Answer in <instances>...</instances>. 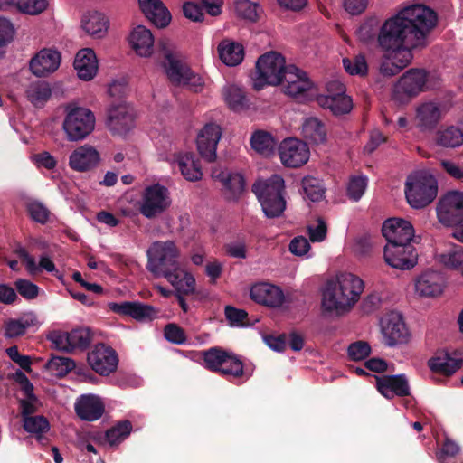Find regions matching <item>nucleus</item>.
Listing matches in <instances>:
<instances>
[{
  "label": "nucleus",
  "instance_id": "obj_55",
  "mask_svg": "<svg viewBox=\"0 0 463 463\" xmlns=\"http://www.w3.org/2000/svg\"><path fill=\"white\" fill-rule=\"evenodd\" d=\"M343 64L345 71L352 75H365L368 71L364 55H357L354 59H344Z\"/></svg>",
  "mask_w": 463,
  "mask_h": 463
},
{
  "label": "nucleus",
  "instance_id": "obj_44",
  "mask_svg": "<svg viewBox=\"0 0 463 463\" xmlns=\"http://www.w3.org/2000/svg\"><path fill=\"white\" fill-rule=\"evenodd\" d=\"M380 47L388 52L386 55L391 61H394V64H396L398 67L399 71H401L402 69L409 65L412 59L411 49L416 48L417 46H411L403 42L398 46Z\"/></svg>",
  "mask_w": 463,
  "mask_h": 463
},
{
  "label": "nucleus",
  "instance_id": "obj_58",
  "mask_svg": "<svg viewBox=\"0 0 463 463\" xmlns=\"http://www.w3.org/2000/svg\"><path fill=\"white\" fill-rule=\"evenodd\" d=\"M347 354L351 360L362 361L370 355L371 346L367 342L356 341L348 346Z\"/></svg>",
  "mask_w": 463,
  "mask_h": 463
},
{
  "label": "nucleus",
  "instance_id": "obj_3",
  "mask_svg": "<svg viewBox=\"0 0 463 463\" xmlns=\"http://www.w3.org/2000/svg\"><path fill=\"white\" fill-rule=\"evenodd\" d=\"M284 190V180L278 175L266 180H259L253 184L252 191L260 203L266 217L277 218L282 215L286 209Z\"/></svg>",
  "mask_w": 463,
  "mask_h": 463
},
{
  "label": "nucleus",
  "instance_id": "obj_20",
  "mask_svg": "<svg viewBox=\"0 0 463 463\" xmlns=\"http://www.w3.org/2000/svg\"><path fill=\"white\" fill-rule=\"evenodd\" d=\"M108 307L116 314L128 316L140 322L153 320L158 314L153 306L138 301L110 302Z\"/></svg>",
  "mask_w": 463,
  "mask_h": 463
},
{
  "label": "nucleus",
  "instance_id": "obj_15",
  "mask_svg": "<svg viewBox=\"0 0 463 463\" xmlns=\"http://www.w3.org/2000/svg\"><path fill=\"white\" fill-rule=\"evenodd\" d=\"M281 163L288 167H300L309 159L310 152L306 142L298 138H286L279 146Z\"/></svg>",
  "mask_w": 463,
  "mask_h": 463
},
{
  "label": "nucleus",
  "instance_id": "obj_35",
  "mask_svg": "<svg viewBox=\"0 0 463 463\" xmlns=\"http://www.w3.org/2000/svg\"><path fill=\"white\" fill-rule=\"evenodd\" d=\"M318 105L329 109L334 115L347 114L353 108V102L347 95H319L317 98Z\"/></svg>",
  "mask_w": 463,
  "mask_h": 463
},
{
  "label": "nucleus",
  "instance_id": "obj_38",
  "mask_svg": "<svg viewBox=\"0 0 463 463\" xmlns=\"http://www.w3.org/2000/svg\"><path fill=\"white\" fill-rule=\"evenodd\" d=\"M220 59L228 66L240 64L244 57V49L238 43L222 41L218 46Z\"/></svg>",
  "mask_w": 463,
  "mask_h": 463
},
{
  "label": "nucleus",
  "instance_id": "obj_63",
  "mask_svg": "<svg viewBox=\"0 0 463 463\" xmlns=\"http://www.w3.org/2000/svg\"><path fill=\"white\" fill-rule=\"evenodd\" d=\"M307 232L311 241L320 242L323 241L326 237L327 227L325 221L321 218L317 220L316 225H308Z\"/></svg>",
  "mask_w": 463,
  "mask_h": 463
},
{
  "label": "nucleus",
  "instance_id": "obj_43",
  "mask_svg": "<svg viewBox=\"0 0 463 463\" xmlns=\"http://www.w3.org/2000/svg\"><path fill=\"white\" fill-rule=\"evenodd\" d=\"M222 96L230 109L241 111L249 107V100L242 89L236 85H227L222 89Z\"/></svg>",
  "mask_w": 463,
  "mask_h": 463
},
{
  "label": "nucleus",
  "instance_id": "obj_23",
  "mask_svg": "<svg viewBox=\"0 0 463 463\" xmlns=\"http://www.w3.org/2000/svg\"><path fill=\"white\" fill-rule=\"evenodd\" d=\"M212 177L222 184L224 195L229 200L236 199L244 191L245 181L239 173L214 168L212 172Z\"/></svg>",
  "mask_w": 463,
  "mask_h": 463
},
{
  "label": "nucleus",
  "instance_id": "obj_13",
  "mask_svg": "<svg viewBox=\"0 0 463 463\" xmlns=\"http://www.w3.org/2000/svg\"><path fill=\"white\" fill-rule=\"evenodd\" d=\"M48 338L58 350L71 353L86 349L92 340V333L88 327H79L70 332L54 331Z\"/></svg>",
  "mask_w": 463,
  "mask_h": 463
},
{
  "label": "nucleus",
  "instance_id": "obj_51",
  "mask_svg": "<svg viewBox=\"0 0 463 463\" xmlns=\"http://www.w3.org/2000/svg\"><path fill=\"white\" fill-rule=\"evenodd\" d=\"M235 11L239 16L255 22L259 19L262 10L257 3L250 0H237Z\"/></svg>",
  "mask_w": 463,
  "mask_h": 463
},
{
  "label": "nucleus",
  "instance_id": "obj_49",
  "mask_svg": "<svg viewBox=\"0 0 463 463\" xmlns=\"http://www.w3.org/2000/svg\"><path fill=\"white\" fill-rule=\"evenodd\" d=\"M45 367L53 375L62 377L75 367L72 359L63 356H52L45 364Z\"/></svg>",
  "mask_w": 463,
  "mask_h": 463
},
{
  "label": "nucleus",
  "instance_id": "obj_14",
  "mask_svg": "<svg viewBox=\"0 0 463 463\" xmlns=\"http://www.w3.org/2000/svg\"><path fill=\"white\" fill-rule=\"evenodd\" d=\"M437 216L443 225L456 226L463 222V193H447L437 205Z\"/></svg>",
  "mask_w": 463,
  "mask_h": 463
},
{
  "label": "nucleus",
  "instance_id": "obj_57",
  "mask_svg": "<svg viewBox=\"0 0 463 463\" xmlns=\"http://www.w3.org/2000/svg\"><path fill=\"white\" fill-rule=\"evenodd\" d=\"M24 429L30 433L39 434L49 429V422L43 416H30L24 419Z\"/></svg>",
  "mask_w": 463,
  "mask_h": 463
},
{
  "label": "nucleus",
  "instance_id": "obj_61",
  "mask_svg": "<svg viewBox=\"0 0 463 463\" xmlns=\"http://www.w3.org/2000/svg\"><path fill=\"white\" fill-rule=\"evenodd\" d=\"M165 339L175 345H183L186 342L184 330L176 324H167L164 328Z\"/></svg>",
  "mask_w": 463,
  "mask_h": 463
},
{
  "label": "nucleus",
  "instance_id": "obj_62",
  "mask_svg": "<svg viewBox=\"0 0 463 463\" xmlns=\"http://www.w3.org/2000/svg\"><path fill=\"white\" fill-rule=\"evenodd\" d=\"M15 28L13 23L5 18L0 17V48L9 44L14 38Z\"/></svg>",
  "mask_w": 463,
  "mask_h": 463
},
{
  "label": "nucleus",
  "instance_id": "obj_9",
  "mask_svg": "<svg viewBox=\"0 0 463 463\" xmlns=\"http://www.w3.org/2000/svg\"><path fill=\"white\" fill-rule=\"evenodd\" d=\"M168 189L161 184L146 187L138 202L139 213L147 219H155L163 214L171 205Z\"/></svg>",
  "mask_w": 463,
  "mask_h": 463
},
{
  "label": "nucleus",
  "instance_id": "obj_11",
  "mask_svg": "<svg viewBox=\"0 0 463 463\" xmlns=\"http://www.w3.org/2000/svg\"><path fill=\"white\" fill-rule=\"evenodd\" d=\"M163 56L165 58V71L172 83L191 85L194 88L202 85L201 79L194 74L190 68L172 50L163 47ZM194 90L196 91L197 89H194Z\"/></svg>",
  "mask_w": 463,
  "mask_h": 463
},
{
  "label": "nucleus",
  "instance_id": "obj_47",
  "mask_svg": "<svg viewBox=\"0 0 463 463\" xmlns=\"http://www.w3.org/2000/svg\"><path fill=\"white\" fill-rule=\"evenodd\" d=\"M432 372L445 375L453 374L461 366V361L451 357L448 354H441L429 361Z\"/></svg>",
  "mask_w": 463,
  "mask_h": 463
},
{
  "label": "nucleus",
  "instance_id": "obj_16",
  "mask_svg": "<svg viewBox=\"0 0 463 463\" xmlns=\"http://www.w3.org/2000/svg\"><path fill=\"white\" fill-rule=\"evenodd\" d=\"M418 260V254L411 242L397 245H386L384 260L392 268L397 269H411Z\"/></svg>",
  "mask_w": 463,
  "mask_h": 463
},
{
  "label": "nucleus",
  "instance_id": "obj_26",
  "mask_svg": "<svg viewBox=\"0 0 463 463\" xmlns=\"http://www.w3.org/2000/svg\"><path fill=\"white\" fill-rule=\"evenodd\" d=\"M375 379L377 390L387 399L410 394L408 381L402 374L375 376Z\"/></svg>",
  "mask_w": 463,
  "mask_h": 463
},
{
  "label": "nucleus",
  "instance_id": "obj_64",
  "mask_svg": "<svg viewBox=\"0 0 463 463\" xmlns=\"http://www.w3.org/2000/svg\"><path fill=\"white\" fill-rule=\"evenodd\" d=\"M41 403L35 395L21 399L19 401V407L23 419L33 416V413L38 411Z\"/></svg>",
  "mask_w": 463,
  "mask_h": 463
},
{
  "label": "nucleus",
  "instance_id": "obj_34",
  "mask_svg": "<svg viewBox=\"0 0 463 463\" xmlns=\"http://www.w3.org/2000/svg\"><path fill=\"white\" fill-rule=\"evenodd\" d=\"M175 162L177 164L182 175L189 182L202 179L203 171L198 159L191 153L178 154Z\"/></svg>",
  "mask_w": 463,
  "mask_h": 463
},
{
  "label": "nucleus",
  "instance_id": "obj_6",
  "mask_svg": "<svg viewBox=\"0 0 463 463\" xmlns=\"http://www.w3.org/2000/svg\"><path fill=\"white\" fill-rule=\"evenodd\" d=\"M287 67L280 53L269 52L261 55L257 60L252 76L254 89L260 90L266 85H278Z\"/></svg>",
  "mask_w": 463,
  "mask_h": 463
},
{
  "label": "nucleus",
  "instance_id": "obj_18",
  "mask_svg": "<svg viewBox=\"0 0 463 463\" xmlns=\"http://www.w3.org/2000/svg\"><path fill=\"white\" fill-rule=\"evenodd\" d=\"M222 134L221 127L215 123H208L200 130L196 140L197 150L206 161H215L216 148Z\"/></svg>",
  "mask_w": 463,
  "mask_h": 463
},
{
  "label": "nucleus",
  "instance_id": "obj_10",
  "mask_svg": "<svg viewBox=\"0 0 463 463\" xmlns=\"http://www.w3.org/2000/svg\"><path fill=\"white\" fill-rule=\"evenodd\" d=\"M279 84L286 95L298 99H306L317 90L307 73L294 65L287 67Z\"/></svg>",
  "mask_w": 463,
  "mask_h": 463
},
{
  "label": "nucleus",
  "instance_id": "obj_50",
  "mask_svg": "<svg viewBox=\"0 0 463 463\" xmlns=\"http://www.w3.org/2000/svg\"><path fill=\"white\" fill-rule=\"evenodd\" d=\"M217 373L223 376L239 378L244 373V366L239 357L231 353Z\"/></svg>",
  "mask_w": 463,
  "mask_h": 463
},
{
  "label": "nucleus",
  "instance_id": "obj_7",
  "mask_svg": "<svg viewBox=\"0 0 463 463\" xmlns=\"http://www.w3.org/2000/svg\"><path fill=\"white\" fill-rule=\"evenodd\" d=\"M93 112L83 107H68L62 123V129L69 141H80L88 137L95 128Z\"/></svg>",
  "mask_w": 463,
  "mask_h": 463
},
{
  "label": "nucleus",
  "instance_id": "obj_22",
  "mask_svg": "<svg viewBox=\"0 0 463 463\" xmlns=\"http://www.w3.org/2000/svg\"><path fill=\"white\" fill-rule=\"evenodd\" d=\"M382 333L389 346L404 344L409 339V332L398 314H391L382 321Z\"/></svg>",
  "mask_w": 463,
  "mask_h": 463
},
{
  "label": "nucleus",
  "instance_id": "obj_29",
  "mask_svg": "<svg viewBox=\"0 0 463 463\" xmlns=\"http://www.w3.org/2000/svg\"><path fill=\"white\" fill-rule=\"evenodd\" d=\"M99 161V152L91 146L76 148L69 157V165L75 171L86 172L94 168Z\"/></svg>",
  "mask_w": 463,
  "mask_h": 463
},
{
  "label": "nucleus",
  "instance_id": "obj_1",
  "mask_svg": "<svg viewBox=\"0 0 463 463\" xmlns=\"http://www.w3.org/2000/svg\"><path fill=\"white\" fill-rule=\"evenodd\" d=\"M437 22V14L430 7L422 4L406 5L382 25L378 44L392 47L405 42L411 46H424Z\"/></svg>",
  "mask_w": 463,
  "mask_h": 463
},
{
  "label": "nucleus",
  "instance_id": "obj_4",
  "mask_svg": "<svg viewBox=\"0 0 463 463\" xmlns=\"http://www.w3.org/2000/svg\"><path fill=\"white\" fill-rule=\"evenodd\" d=\"M404 192L411 207L421 209L431 203L437 197L438 185L431 175L417 171L408 175Z\"/></svg>",
  "mask_w": 463,
  "mask_h": 463
},
{
  "label": "nucleus",
  "instance_id": "obj_36",
  "mask_svg": "<svg viewBox=\"0 0 463 463\" xmlns=\"http://www.w3.org/2000/svg\"><path fill=\"white\" fill-rule=\"evenodd\" d=\"M437 262L443 268L457 271L463 276V247L453 245L449 249L436 253Z\"/></svg>",
  "mask_w": 463,
  "mask_h": 463
},
{
  "label": "nucleus",
  "instance_id": "obj_56",
  "mask_svg": "<svg viewBox=\"0 0 463 463\" xmlns=\"http://www.w3.org/2000/svg\"><path fill=\"white\" fill-rule=\"evenodd\" d=\"M17 292L25 299L32 300L38 297L40 288L32 281L25 279H17L14 282Z\"/></svg>",
  "mask_w": 463,
  "mask_h": 463
},
{
  "label": "nucleus",
  "instance_id": "obj_27",
  "mask_svg": "<svg viewBox=\"0 0 463 463\" xmlns=\"http://www.w3.org/2000/svg\"><path fill=\"white\" fill-rule=\"evenodd\" d=\"M250 298L257 303L279 307L285 300L283 291L277 286L269 283H258L250 288Z\"/></svg>",
  "mask_w": 463,
  "mask_h": 463
},
{
  "label": "nucleus",
  "instance_id": "obj_31",
  "mask_svg": "<svg viewBox=\"0 0 463 463\" xmlns=\"http://www.w3.org/2000/svg\"><path fill=\"white\" fill-rule=\"evenodd\" d=\"M74 68L80 79L90 80L99 68L95 52L91 49L79 51L74 60Z\"/></svg>",
  "mask_w": 463,
  "mask_h": 463
},
{
  "label": "nucleus",
  "instance_id": "obj_28",
  "mask_svg": "<svg viewBox=\"0 0 463 463\" xmlns=\"http://www.w3.org/2000/svg\"><path fill=\"white\" fill-rule=\"evenodd\" d=\"M61 62V55L58 52L43 49L40 51L30 61L32 72L43 77L55 71Z\"/></svg>",
  "mask_w": 463,
  "mask_h": 463
},
{
  "label": "nucleus",
  "instance_id": "obj_12",
  "mask_svg": "<svg viewBox=\"0 0 463 463\" xmlns=\"http://www.w3.org/2000/svg\"><path fill=\"white\" fill-rule=\"evenodd\" d=\"M106 126L116 136H126L136 126V114L125 102L111 104L107 110Z\"/></svg>",
  "mask_w": 463,
  "mask_h": 463
},
{
  "label": "nucleus",
  "instance_id": "obj_5",
  "mask_svg": "<svg viewBox=\"0 0 463 463\" xmlns=\"http://www.w3.org/2000/svg\"><path fill=\"white\" fill-rule=\"evenodd\" d=\"M146 253V268L156 277L165 278L180 266V250L174 241H154Z\"/></svg>",
  "mask_w": 463,
  "mask_h": 463
},
{
  "label": "nucleus",
  "instance_id": "obj_30",
  "mask_svg": "<svg viewBox=\"0 0 463 463\" xmlns=\"http://www.w3.org/2000/svg\"><path fill=\"white\" fill-rule=\"evenodd\" d=\"M146 17L157 27H165L171 21V14L161 0H138Z\"/></svg>",
  "mask_w": 463,
  "mask_h": 463
},
{
  "label": "nucleus",
  "instance_id": "obj_59",
  "mask_svg": "<svg viewBox=\"0 0 463 463\" xmlns=\"http://www.w3.org/2000/svg\"><path fill=\"white\" fill-rule=\"evenodd\" d=\"M47 5L46 0H19L17 3L21 12L31 15L41 14L47 8Z\"/></svg>",
  "mask_w": 463,
  "mask_h": 463
},
{
  "label": "nucleus",
  "instance_id": "obj_19",
  "mask_svg": "<svg viewBox=\"0 0 463 463\" xmlns=\"http://www.w3.org/2000/svg\"><path fill=\"white\" fill-rule=\"evenodd\" d=\"M88 363L99 374L108 375L117 368L115 351L104 344H99L88 354Z\"/></svg>",
  "mask_w": 463,
  "mask_h": 463
},
{
  "label": "nucleus",
  "instance_id": "obj_52",
  "mask_svg": "<svg viewBox=\"0 0 463 463\" xmlns=\"http://www.w3.org/2000/svg\"><path fill=\"white\" fill-rule=\"evenodd\" d=\"M302 187L305 195L312 202L319 201L324 196L325 190L320 181L315 177H304L302 180Z\"/></svg>",
  "mask_w": 463,
  "mask_h": 463
},
{
  "label": "nucleus",
  "instance_id": "obj_60",
  "mask_svg": "<svg viewBox=\"0 0 463 463\" xmlns=\"http://www.w3.org/2000/svg\"><path fill=\"white\" fill-rule=\"evenodd\" d=\"M367 185L366 178L363 176H354L350 179L347 186V194L350 199L358 201L364 194Z\"/></svg>",
  "mask_w": 463,
  "mask_h": 463
},
{
  "label": "nucleus",
  "instance_id": "obj_40",
  "mask_svg": "<svg viewBox=\"0 0 463 463\" xmlns=\"http://www.w3.org/2000/svg\"><path fill=\"white\" fill-rule=\"evenodd\" d=\"M16 253L25 264L26 270L31 275H34L41 270H46L47 272H54L56 270L55 264L47 256H41L39 264H36L34 258L25 249L19 248Z\"/></svg>",
  "mask_w": 463,
  "mask_h": 463
},
{
  "label": "nucleus",
  "instance_id": "obj_39",
  "mask_svg": "<svg viewBox=\"0 0 463 463\" xmlns=\"http://www.w3.org/2000/svg\"><path fill=\"white\" fill-rule=\"evenodd\" d=\"M303 137L314 144H321L326 141V131L324 124L317 118L310 117L304 120L301 127Z\"/></svg>",
  "mask_w": 463,
  "mask_h": 463
},
{
  "label": "nucleus",
  "instance_id": "obj_25",
  "mask_svg": "<svg viewBox=\"0 0 463 463\" xmlns=\"http://www.w3.org/2000/svg\"><path fill=\"white\" fill-rule=\"evenodd\" d=\"M441 118L440 106L433 101H426L417 106L414 122L420 131H430L436 128Z\"/></svg>",
  "mask_w": 463,
  "mask_h": 463
},
{
  "label": "nucleus",
  "instance_id": "obj_24",
  "mask_svg": "<svg viewBox=\"0 0 463 463\" xmlns=\"http://www.w3.org/2000/svg\"><path fill=\"white\" fill-rule=\"evenodd\" d=\"M74 409L80 420L95 421L102 417L105 411V405L97 395L82 394L77 399Z\"/></svg>",
  "mask_w": 463,
  "mask_h": 463
},
{
  "label": "nucleus",
  "instance_id": "obj_53",
  "mask_svg": "<svg viewBox=\"0 0 463 463\" xmlns=\"http://www.w3.org/2000/svg\"><path fill=\"white\" fill-rule=\"evenodd\" d=\"M132 430L131 422L124 420L118 423L106 432V439L109 444L114 445L127 438Z\"/></svg>",
  "mask_w": 463,
  "mask_h": 463
},
{
  "label": "nucleus",
  "instance_id": "obj_54",
  "mask_svg": "<svg viewBox=\"0 0 463 463\" xmlns=\"http://www.w3.org/2000/svg\"><path fill=\"white\" fill-rule=\"evenodd\" d=\"M30 217L40 223H45L50 216L49 209L41 202L33 200L26 203Z\"/></svg>",
  "mask_w": 463,
  "mask_h": 463
},
{
  "label": "nucleus",
  "instance_id": "obj_17",
  "mask_svg": "<svg viewBox=\"0 0 463 463\" xmlns=\"http://www.w3.org/2000/svg\"><path fill=\"white\" fill-rule=\"evenodd\" d=\"M382 233L387 241L386 245H397L411 242L415 231L409 221L394 217L383 223Z\"/></svg>",
  "mask_w": 463,
  "mask_h": 463
},
{
  "label": "nucleus",
  "instance_id": "obj_2",
  "mask_svg": "<svg viewBox=\"0 0 463 463\" xmlns=\"http://www.w3.org/2000/svg\"><path fill=\"white\" fill-rule=\"evenodd\" d=\"M364 288V281L354 274L337 275L326 284L321 303L323 310L335 315L350 311L360 299Z\"/></svg>",
  "mask_w": 463,
  "mask_h": 463
},
{
  "label": "nucleus",
  "instance_id": "obj_33",
  "mask_svg": "<svg viewBox=\"0 0 463 463\" xmlns=\"http://www.w3.org/2000/svg\"><path fill=\"white\" fill-rule=\"evenodd\" d=\"M129 43L139 56L148 57L153 52L154 36L150 30L143 25H138L131 32Z\"/></svg>",
  "mask_w": 463,
  "mask_h": 463
},
{
  "label": "nucleus",
  "instance_id": "obj_32",
  "mask_svg": "<svg viewBox=\"0 0 463 463\" xmlns=\"http://www.w3.org/2000/svg\"><path fill=\"white\" fill-rule=\"evenodd\" d=\"M81 27L89 35L102 38L107 33L109 20L102 13L90 10L81 17Z\"/></svg>",
  "mask_w": 463,
  "mask_h": 463
},
{
  "label": "nucleus",
  "instance_id": "obj_46",
  "mask_svg": "<svg viewBox=\"0 0 463 463\" xmlns=\"http://www.w3.org/2000/svg\"><path fill=\"white\" fill-rule=\"evenodd\" d=\"M35 317L23 316L19 318H9L5 321V336L14 338L25 334L26 330L35 324Z\"/></svg>",
  "mask_w": 463,
  "mask_h": 463
},
{
  "label": "nucleus",
  "instance_id": "obj_45",
  "mask_svg": "<svg viewBox=\"0 0 463 463\" xmlns=\"http://www.w3.org/2000/svg\"><path fill=\"white\" fill-rule=\"evenodd\" d=\"M277 142L270 133L264 130L255 131L250 137V146L257 153L268 156L273 154Z\"/></svg>",
  "mask_w": 463,
  "mask_h": 463
},
{
  "label": "nucleus",
  "instance_id": "obj_41",
  "mask_svg": "<svg viewBox=\"0 0 463 463\" xmlns=\"http://www.w3.org/2000/svg\"><path fill=\"white\" fill-rule=\"evenodd\" d=\"M436 144L447 147L455 148L463 144V131L455 126L440 128L435 136Z\"/></svg>",
  "mask_w": 463,
  "mask_h": 463
},
{
  "label": "nucleus",
  "instance_id": "obj_42",
  "mask_svg": "<svg viewBox=\"0 0 463 463\" xmlns=\"http://www.w3.org/2000/svg\"><path fill=\"white\" fill-rule=\"evenodd\" d=\"M25 95L34 107H42L51 98L52 89L48 82L37 80L28 85Z\"/></svg>",
  "mask_w": 463,
  "mask_h": 463
},
{
  "label": "nucleus",
  "instance_id": "obj_48",
  "mask_svg": "<svg viewBox=\"0 0 463 463\" xmlns=\"http://www.w3.org/2000/svg\"><path fill=\"white\" fill-rule=\"evenodd\" d=\"M231 353L221 347H212L204 351L203 360L205 367L211 371L218 372Z\"/></svg>",
  "mask_w": 463,
  "mask_h": 463
},
{
  "label": "nucleus",
  "instance_id": "obj_8",
  "mask_svg": "<svg viewBox=\"0 0 463 463\" xmlns=\"http://www.w3.org/2000/svg\"><path fill=\"white\" fill-rule=\"evenodd\" d=\"M428 74L423 70L407 71L393 87L392 99L398 104H407L429 88Z\"/></svg>",
  "mask_w": 463,
  "mask_h": 463
},
{
  "label": "nucleus",
  "instance_id": "obj_37",
  "mask_svg": "<svg viewBox=\"0 0 463 463\" xmlns=\"http://www.w3.org/2000/svg\"><path fill=\"white\" fill-rule=\"evenodd\" d=\"M176 289L184 295L193 294L195 290L194 276L180 266L165 277Z\"/></svg>",
  "mask_w": 463,
  "mask_h": 463
},
{
  "label": "nucleus",
  "instance_id": "obj_21",
  "mask_svg": "<svg viewBox=\"0 0 463 463\" xmlns=\"http://www.w3.org/2000/svg\"><path fill=\"white\" fill-rule=\"evenodd\" d=\"M446 286V280L440 272L428 270L416 278L414 281L415 293L422 298L440 296Z\"/></svg>",
  "mask_w": 463,
  "mask_h": 463
}]
</instances>
